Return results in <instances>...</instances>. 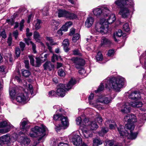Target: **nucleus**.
<instances>
[{
  "label": "nucleus",
  "mask_w": 146,
  "mask_h": 146,
  "mask_svg": "<svg viewBox=\"0 0 146 146\" xmlns=\"http://www.w3.org/2000/svg\"><path fill=\"white\" fill-rule=\"evenodd\" d=\"M115 3L120 9L119 14L121 17L124 19L128 17L130 11L133 8L134 4L133 0H116Z\"/></svg>",
  "instance_id": "f257e3e1"
},
{
  "label": "nucleus",
  "mask_w": 146,
  "mask_h": 146,
  "mask_svg": "<svg viewBox=\"0 0 146 146\" xmlns=\"http://www.w3.org/2000/svg\"><path fill=\"white\" fill-rule=\"evenodd\" d=\"M115 20L114 14L110 15L108 18L102 19L99 22L96 23L95 26V30L97 32L102 34L107 33L108 30L109 24H111Z\"/></svg>",
  "instance_id": "f03ea898"
},
{
  "label": "nucleus",
  "mask_w": 146,
  "mask_h": 146,
  "mask_svg": "<svg viewBox=\"0 0 146 146\" xmlns=\"http://www.w3.org/2000/svg\"><path fill=\"white\" fill-rule=\"evenodd\" d=\"M124 81L125 79L119 76L109 80L106 79L104 81L107 82L105 84L106 88L110 87L116 91H119L124 85Z\"/></svg>",
  "instance_id": "7ed1b4c3"
},
{
  "label": "nucleus",
  "mask_w": 146,
  "mask_h": 146,
  "mask_svg": "<svg viewBox=\"0 0 146 146\" xmlns=\"http://www.w3.org/2000/svg\"><path fill=\"white\" fill-rule=\"evenodd\" d=\"M76 83V80L75 79L72 78L68 83L65 85L62 84H59L57 87L56 94L61 97H64L65 95L66 90H68L71 89Z\"/></svg>",
  "instance_id": "20e7f679"
},
{
  "label": "nucleus",
  "mask_w": 146,
  "mask_h": 146,
  "mask_svg": "<svg viewBox=\"0 0 146 146\" xmlns=\"http://www.w3.org/2000/svg\"><path fill=\"white\" fill-rule=\"evenodd\" d=\"M142 105V102H131L130 103L128 102L125 103L121 105V111L122 113H127L130 112V106L133 108H138L141 107Z\"/></svg>",
  "instance_id": "39448f33"
},
{
  "label": "nucleus",
  "mask_w": 146,
  "mask_h": 146,
  "mask_svg": "<svg viewBox=\"0 0 146 146\" xmlns=\"http://www.w3.org/2000/svg\"><path fill=\"white\" fill-rule=\"evenodd\" d=\"M134 127L135 125L133 123H128L125 125V127L121 125L119 127H118L117 129L120 136H127L129 135V133L127 130H129L130 131H132L133 130Z\"/></svg>",
  "instance_id": "423d86ee"
},
{
  "label": "nucleus",
  "mask_w": 146,
  "mask_h": 146,
  "mask_svg": "<svg viewBox=\"0 0 146 146\" xmlns=\"http://www.w3.org/2000/svg\"><path fill=\"white\" fill-rule=\"evenodd\" d=\"M32 130L33 133L30 134V136L33 137H36L37 136H40L39 140L42 138L45 135V132L46 130V127L42 125L41 127L36 126L32 128Z\"/></svg>",
  "instance_id": "0eeeda50"
},
{
  "label": "nucleus",
  "mask_w": 146,
  "mask_h": 146,
  "mask_svg": "<svg viewBox=\"0 0 146 146\" xmlns=\"http://www.w3.org/2000/svg\"><path fill=\"white\" fill-rule=\"evenodd\" d=\"M110 12L108 8L106 7H102L101 9L96 8L93 10L94 15L97 16L103 15L104 17H107Z\"/></svg>",
  "instance_id": "6e6552de"
},
{
  "label": "nucleus",
  "mask_w": 146,
  "mask_h": 146,
  "mask_svg": "<svg viewBox=\"0 0 146 146\" xmlns=\"http://www.w3.org/2000/svg\"><path fill=\"white\" fill-rule=\"evenodd\" d=\"M11 125H9L6 121L0 122V133H5L10 131L12 127Z\"/></svg>",
  "instance_id": "1a4fd4ad"
},
{
  "label": "nucleus",
  "mask_w": 146,
  "mask_h": 146,
  "mask_svg": "<svg viewBox=\"0 0 146 146\" xmlns=\"http://www.w3.org/2000/svg\"><path fill=\"white\" fill-rule=\"evenodd\" d=\"M112 100V98L110 96H102L98 98L96 101L102 104H108L111 103Z\"/></svg>",
  "instance_id": "9d476101"
},
{
  "label": "nucleus",
  "mask_w": 146,
  "mask_h": 146,
  "mask_svg": "<svg viewBox=\"0 0 146 146\" xmlns=\"http://www.w3.org/2000/svg\"><path fill=\"white\" fill-rule=\"evenodd\" d=\"M71 60L74 63L76 67L78 69H80L81 66H84L85 63L84 60L77 58H72L71 59Z\"/></svg>",
  "instance_id": "9b49d317"
},
{
  "label": "nucleus",
  "mask_w": 146,
  "mask_h": 146,
  "mask_svg": "<svg viewBox=\"0 0 146 146\" xmlns=\"http://www.w3.org/2000/svg\"><path fill=\"white\" fill-rule=\"evenodd\" d=\"M72 142L74 145L79 146L82 143V139L79 135L75 134L73 136L72 139Z\"/></svg>",
  "instance_id": "f8f14e48"
},
{
  "label": "nucleus",
  "mask_w": 146,
  "mask_h": 146,
  "mask_svg": "<svg viewBox=\"0 0 146 146\" xmlns=\"http://www.w3.org/2000/svg\"><path fill=\"white\" fill-rule=\"evenodd\" d=\"M124 119L125 121H127L129 123H133L137 121L136 116L134 114H127L125 117Z\"/></svg>",
  "instance_id": "ddd939ff"
},
{
  "label": "nucleus",
  "mask_w": 146,
  "mask_h": 146,
  "mask_svg": "<svg viewBox=\"0 0 146 146\" xmlns=\"http://www.w3.org/2000/svg\"><path fill=\"white\" fill-rule=\"evenodd\" d=\"M28 120L25 118H23L22 119L20 123L21 127H21V129L22 130L21 131L19 132V135L22 134L27 131L25 128V126L28 124Z\"/></svg>",
  "instance_id": "4468645a"
},
{
  "label": "nucleus",
  "mask_w": 146,
  "mask_h": 146,
  "mask_svg": "<svg viewBox=\"0 0 146 146\" xmlns=\"http://www.w3.org/2000/svg\"><path fill=\"white\" fill-rule=\"evenodd\" d=\"M76 121L77 124L80 126H83L84 127H86L87 125V124L88 123V120L86 118H85L84 120V122H83L81 118L80 117H79L77 118L76 119Z\"/></svg>",
  "instance_id": "2eb2a0df"
},
{
  "label": "nucleus",
  "mask_w": 146,
  "mask_h": 146,
  "mask_svg": "<svg viewBox=\"0 0 146 146\" xmlns=\"http://www.w3.org/2000/svg\"><path fill=\"white\" fill-rule=\"evenodd\" d=\"M129 97L132 100H138L140 98V94L138 92L135 91L131 93L129 95Z\"/></svg>",
  "instance_id": "dca6fc26"
},
{
  "label": "nucleus",
  "mask_w": 146,
  "mask_h": 146,
  "mask_svg": "<svg viewBox=\"0 0 146 146\" xmlns=\"http://www.w3.org/2000/svg\"><path fill=\"white\" fill-rule=\"evenodd\" d=\"M10 137L9 134H7L0 137V142L4 144H7L9 142Z\"/></svg>",
  "instance_id": "f3484780"
},
{
  "label": "nucleus",
  "mask_w": 146,
  "mask_h": 146,
  "mask_svg": "<svg viewBox=\"0 0 146 146\" xmlns=\"http://www.w3.org/2000/svg\"><path fill=\"white\" fill-rule=\"evenodd\" d=\"M86 123L87 124V125L86 127L90 128L92 130H96L98 127V125L95 121L91 122L88 121V123L87 122Z\"/></svg>",
  "instance_id": "a211bd4d"
},
{
  "label": "nucleus",
  "mask_w": 146,
  "mask_h": 146,
  "mask_svg": "<svg viewBox=\"0 0 146 146\" xmlns=\"http://www.w3.org/2000/svg\"><path fill=\"white\" fill-rule=\"evenodd\" d=\"M94 21V19L93 17L90 16H88L85 21L86 26L88 28L90 27L92 25Z\"/></svg>",
  "instance_id": "6ab92c4d"
},
{
  "label": "nucleus",
  "mask_w": 146,
  "mask_h": 146,
  "mask_svg": "<svg viewBox=\"0 0 146 146\" xmlns=\"http://www.w3.org/2000/svg\"><path fill=\"white\" fill-rule=\"evenodd\" d=\"M87 127H84L82 132L84 134V137L86 138L92 137H93V134L90 131L86 129Z\"/></svg>",
  "instance_id": "aec40b11"
},
{
  "label": "nucleus",
  "mask_w": 146,
  "mask_h": 146,
  "mask_svg": "<svg viewBox=\"0 0 146 146\" xmlns=\"http://www.w3.org/2000/svg\"><path fill=\"white\" fill-rule=\"evenodd\" d=\"M44 70L51 71L54 68V65L50 62H46L43 65Z\"/></svg>",
  "instance_id": "412c9836"
},
{
  "label": "nucleus",
  "mask_w": 146,
  "mask_h": 146,
  "mask_svg": "<svg viewBox=\"0 0 146 146\" xmlns=\"http://www.w3.org/2000/svg\"><path fill=\"white\" fill-rule=\"evenodd\" d=\"M16 100L19 102H25L26 101V98L23 94H19L16 98Z\"/></svg>",
  "instance_id": "4be33fe9"
},
{
  "label": "nucleus",
  "mask_w": 146,
  "mask_h": 146,
  "mask_svg": "<svg viewBox=\"0 0 146 146\" xmlns=\"http://www.w3.org/2000/svg\"><path fill=\"white\" fill-rule=\"evenodd\" d=\"M20 142L21 144H23L24 145H27L30 143V140L29 139L26 137H21L20 138Z\"/></svg>",
  "instance_id": "5701e85b"
},
{
  "label": "nucleus",
  "mask_w": 146,
  "mask_h": 146,
  "mask_svg": "<svg viewBox=\"0 0 146 146\" xmlns=\"http://www.w3.org/2000/svg\"><path fill=\"white\" fill-rule=\"evenodd\" d=\"M68 11L64 9H60L58 10V16L59 17L66 18Z\"/></svg>",
  "instance_id": "b1692460"
},
{
  "label": "nucleus",
  "mask_w": 146,
  "mask_h": 146,
  "mask_svg": "<svg viewBox=\"0 0 146 146\" xmlns=\"http://www.w3.org/2000/svg\"><path fill=\"white\" fill-rule=\"evenodd\" d=\"M77 16L75 14L68 11L66 18L68 20H73L76 19Z\"/></svg>",
  "instance_id": "393cba45"
},
{
  "label": "nucleus",
  "mask_w": 146,
  "mask_h": 146,
  "mask_svg": "<svg viewBox=\"0 0 146 146\" xmlns=\"http://www.w3.org/2000/svg\"><path fill=\"white\" fill-rule=\"evenodd\" d=\"M69 44V40L68 39H65L63 40L62 42V45L64 50L66 52H68L69 50V49L68 48Z\"/></svg>",
  "instance_id": "a878e982"
},
{
  "label": "nucleus",
  "mask_w": 146,
  "mask_h": 146,
  "mask_svg": "<svg viewBox=\"0 0 146 146\" xmlns=\"http://www.w3.org/2000/svg\"><path fill=\"white\" fill-rule=\"evenodd\" d=\"M60 120L63 126H67L68 125L69 123L67 117L62 116L60 118Z\"/></svg>",
  "instance_id": "bb28decb"
},
{
  "label": "nucleus",
  "mask_w": 146,
  "mask_h": 146,
  "mask_svg": "<svg viewBox=\"0 0 146 146\" xmlns=\"http://www.w3.org/2000/svg\"><path fill=\"white\" fill-rule=\"evenodd\" d=\"M103 143V141L99 138H94L93 140L92 146H98L99 145L102 144Z\"/></svg>",
  "instance_id": "cd10ccee"
},
{
  "label": "nucleus",
  "mask_w": 146,
  "mask_h": 146,
  "mask_svg": "<svg viewBox=\"0 0 146 146\" xmlns=\"http://www.w3.org/2000/svg\"><path fill=\"white\" fill-rule=\"evenodd\" d=\"M51 24L52 28H53L54 30H57L59 27V26L60 24L59 21H56L54 20H52L51 21Z\"/></svg>",
  "instance_id": "c85d7f7f"
},
{
  "label": "nucleus",
  "mask_w": 146,
  "mask_h": 146,
  "mask_svg": "<svg viewBox=\"0 0 146 146\" xmlns=\"http://www.w3.org/2000/svg\"><path fill=\"white\" fill-rule=\"evenodd\" d=\"M106 124L109 125L110 129H114L116 126V125L115 122L113 121L108 120L105 123Z\"/></svg>",
  "instance_id": "c756f323"
},
{
  "label": "nucleus",
  "mask_w": 146,
  "mask_h": 146,
  "mask_svg": "<svg viewBox=\"0 0 146 146\" xmlns=\"http://www.w3.org/2000/svg\"><path fill=\"white\" fill-rule=\"evenodd\" d=\"M35 28L36 30H38L41 27V24L42 22L39 19H37L35 21Z\"/></svg>",
  "instance_id": "7c9ffc66"
},
{
  "label": "nucleus",
  "mask_w": 146,
  "mask_h": 146,
  "mask_svg": "<svg viewBox=\"0 0 146 146\" xmlns=\"http://www.w3.org/2000/svg\"><path fill=\"white\" fill-rule=\"evenodd\" d=\"M43 58L42 57H36V63L35 64V66L36 67H39L41 65L42 63L43 62H42L43 60L42 59Z\"/></svg>",
  "instance_id": "2f4dec72"
},
{
  "label": "nucleus",
  "mask_w": 146,
  "mask_h": 146,
  "mask_svg": "<svg viewBox=\"0 0 146 146\" xmlns=\"http://www.w3.org/2000/svg\"><path fill=\"white\" fill-rule=\"evenodd\" d=\"M111 43L110 40L105 37H102L101 41L102 45H109Z\"/></svg>",
  "instance_id": "473e14b6"
},
{
  "label": "nucleus",
  "mask_w": 146,
  "mask_h": 146,
  "mask_svg": "<svg viewBox=\"0 0 146 146\" xmlns=\"http://www.w3.org/2000/svg\"><path fill=\"white\" fill-rule=\"evenodd\" d=\"M104 81H104L103 83L101 84L98 89L95 91V92L96 93H98L104 90V84H105H105L107 83V82H106Z\"/></svg>",
  "instance_id": "72a5a7b5"
},
{
  "label": "nucleus",
  "mask_w": 146,
  "mask_h": 146,
  "mask_svg": "<svg viewBox=\"0 0 146 146\" xmlns=\"http://www.w3.org/2000/svg\"><path fill=\"white\" fill-rule=\"evenodd\" d=\"M139 116H140V123H143L146 120V113H140Z\"/></svg>",
  "instance_id": "f704fd0d"
},
{
  "label": "nucleus",
  "mask_w": 146,
  "mask_h": 146,
  "mask_svg": "<svg viewBox=\"0 0 146 146\" xmlns=\"http://www.w3.org/2000/svg\"><path fill=\"white\" fill-rule=\"evenodd\" d=\"M34 38L36 41L37 42H40V37L39 33L37 31H35L33 34Z\"/></svg>",
  "instance_id": "c9c22d12"
},
{
  "label": "nucleus",
  "mask_w": 146,
  "mask_h": 146,
  "mask_svg": "<svg viewBox=\"0 0 146 146\" xmlns=\"http://www.w3.org/2000/svg\"><path fill=\"white\" fill-rule=\"evenodd\" d=\"M96 59L97 61H102L103 59V56L100 52H99L96 56Z\"/></svg>",
  "instance_id": "e433bc0d"
},
{
  "label": "nucleus",
  "mask_w": 146,
  "mask_h": 146,
  "mask_svg": "<svg viewBox=\"0 0 146 146\" xmlns=\"http://www.w3.org/2000/svg\"><path fill=\"white\" fill-rule=\"evenodd\" d=\"M22 74L23 76L27 77L31 75V73L28 70H22Z\"/></svg>",
  "instance_id": "4c0bfd02"
},
{
  "label": "nucleus",
  "mask_w": 146,
  "mask_h": 146,
  "mask_svg": "<svg viewBox=\"0 0 146 146\" xmlns=\"http://www.w3.org/2000/svg\"><path fill=\"white\" fill-rule=\"evenodd\" d=\"M123 29L124 31L126 32H128L130 31V28L128 23H126L123 25Z\"/></svg>",
  "instance_id": "58836bf2"
},
{
  "label": "nucleus",
  "mask_w": 146,
  "mask_h": 146,
  "mask_svg": "<svg viewBox=\"0 0 146 146\" xmlns=\"http://www.w3.org/2000/svg\"><path fill=\"white\" fill-rule=\"evenodd\" d=\"M108 131V129L107 128H102L100 132H99V134L100 136H103L105 133H107Z\"/></svg>",
  "instance_id": "ea45409f"
},
{
  "label": "nucleus",
  "mask_w": 146,
  "mask_h": 146,
  "mask_svg": "<svg viewBox=\"0 0 146 146\" xmlns=\"http://www.w3.org/2000/svg\"><path fill=\"white\" fill-rule=\"evenodd\" d=\"M9 90L10 96L12 98H14L16 94V92L15 89L14 88L13 89L10 88Z\"/></svg>",
  "instance_id": "a19ab883"
},
{
  "label": "nucleus",
  "mask_w": 146,
  "mask_h": 146,
  "mask_svg": "<svg viewBox=\"0 0 146 146\" xmlns=\"http://www.w3.org/2000/svg\"><path fill=\"white\" fill-rule=\"evenodd\" d=\"M30 59V64L33 66H35V60L34 56L33 55H30L29 56Z\"/></svg>",
  "instance_id": "79ce46f5"
},
{
  "label": "nucleus",
  "mask_w": 146,
  "mask_h": 146,
  "mask_svg": "<svg viewBox=\"0 0 146 146\" xmlns=\"http://www.w3.org/2000/svg\"><path fill=\"white\" fill-rule=\"evenodd\" d=\"M130 134L128 135H129L130 138L131 139H133L136 138L137 137L138 133H133L132 131H130Z\"/></svg>",
  "instance_id": "37998d69"
},
{
  "label": "nucleus",
  "mask_w": 146,
  "mask_h": 146,
  "mask_svg": "<svg viewBox=\"0 0 146 146\" xmlns=\"http://www.w3.org/2000/svg\"><path fill=\"white\" fill-rule=\"evenodd\" d=\"M46 39L50 43V45H55L56 44V43H53V39L52 37H50L46 36Z\"/></svg>",
  "instance_id": "c03bdc74"
},
{
  "label": "nucleus",
  "mask_w": 146,
  "mask_h": 146,
  "mask_svg": "<svg viewBox=\"0 0 146 146\" xmlns=\"http://www.w3.org/2000/svg\"><path fill=\"white\" fill-rule=\"evenodd\" d=\"M80 35L79 34L77 33L75 34L74 35L72 38V40L74 42H76L77 40L79 39L80 38Z\"/></svg>",
  "instance_id": "a18cd8bd"
},
{
  "label": "nucleus",
  "mask_w": 146,
  "mask_h": 146,
  "mask_svg": "<svg viewBox=\"0 0 146 146\" xmlns=\"http://www.w3.org/2000/svg\"><path fill=\"white\" fill-rule=\"evenodd\" d=\"M58 74L60 76H64L65 74V73L64 70L62 69H59L58 71Z\"/></svg>",
  "instance_id": "49530a36"
},
{
  "label": "nucleus",
  "mask_w": 146,
  "mask_h": 146,
  "mask_svg": "<svg viewBox=\"0 0 146 146\" xmlns=\"http://www.w3.org/2000/svg\"><path fill=\"white\" fill-rule=\"evenodd\" d=\"M30 44L32 45V49L33 50V52L34 53H36V46L35 44L32 42H30Z\"/></svg>",
  "instance_id": "de8ad7c7"
},
{
  "label": "nucleus",
  "mask_w": 146,
  "mask_h": 146,
  "mask_svg": "<svg viewBox=\"0 0 146 146\" xmlns=\"http://www.w3.org/2000/svg\"><path fill=\"white\" fill-rule=\"evenodd\" d=\"M96 119L97 120L99 123L101 124L102 123V117L99 114L97 115Z\"/></svg>",
  "instance_id": "09e8293b"
},
{
  "label": "nucleus",
  "mask_w": 146,
  "mask_h": 146,
  "mask_svg": "<svg viewBox=\"0 0 146 146\" xmlns=\"http://www.w3.org/2000/svg\"><path fill=\"white\" fill-rule=\"evenodd\" d=\"M23 40L28 45H29L30 43V42H32L30 41L31 38L29 37L27 38H24L23 39Z\"/></svg>",
  "instance_id": "8fccbe9b"
},
{
  "label": "nucleus",
  "mask_w": 146,
  "mask_h": 146,
  "mask_svg": "<svg viewBox=\"0 0 146 146\" xmlns=\"http://www.w3.org/2000/svg\"><path fill=\"white\" fill-rule=\"evenodd\" d=\"M19 45L21 50L22 51H23L25 46V44L22 42H20L19 43Z\"/></svg>",
  "instance_id": "3c124183"
},
{
  "label": "nucleus",
  "mask_w": 146,
  "mask_h": 146,
  "mask_svg": "<svg viewBox=\"0 0 146 146\" xmlns=\"http://www.w3.org/2000/svg\"><path fill=\"white\" fill-rule=\"evenodd\" d=\"M116 36L118 37H121L122 35H123V33L122 31L121 30H119L116 32Z\"/></svg>",
  "instance_id": "603ef678"
},
{
  "label": "nucleus",
  "mask_w": 146,
  "mask_h": 146,
  "mask_svg": "<svg viewBox=\"0 0 146 146\" xmlns=\"http://www.w3.org/2000/svg\"><path fill=\"white\" fill-rule=\"evenodd\" d=\"M56 94V92L54 91H51L49 92L48 96L50 97H52L53 96H55Z\"/></svg>",
  "instance_id": "864d4df0"
},
{
  "label": "nucleus",
  "mask_w": 146,
  "mask_h": 146,
  "mask_svg": "<svg viewBox=\"0 0 146 146\" xmlns=\"http://www.w3.org/2000/svg\"><path fill=\"white\" fill-rule=\"evenodd\" d=\"M114 53V50L113 49L109 50L108 52V56H111L113 55Z\"/></svg>",
  "instance_id": "5fc2aeb1"
},
{
  "label": "nucleus",
  "mask_w": 146,
  "mask_h": 146,
  "mask_svg": "<svg viewBox=\"0 0 146 146\" xmlns=\"http://www.w3.org/2000/svg\"><path fill=\"white\" fill-rule=\"evenodd\" d=\"M26 35L27 36L30 37L32 35V33L29 32V29L28 28H27L26 30Z\"/></svg>",
  "instance_id": "6e6d98bb"
},
{
  "label": "nucleus",
  "mask_w": 146,
  "mask_h": 146,
  "mask_svg": "<svg viewBox=\"0 0 146 146\" xmlns=\"http://www.w3.org/2000/svg\"><path fill=\"white\" fill-rule=\"evenodd\" d=\"M62 116L61 114H56L54 115L53 116V119L55 120H57L60 117L61 118V117Z\"/></svg>",
  "instance_id": "4d7b16f0"
},
{
  "label": "nucleus",
  "mask_w": 146,
  "mask_h": 146,
  "mask_svg": "<svg viewBox=\"0 0 146 146\" xmlns=\"http://www.w3.org/2000/svg\"><path fill=\"white\" fill-rule=\"evenodd\" d=\"M55 59L57 60H58V58L57 55L53 54V56L52 57L51 60L53 62H54L55 61Z\"/></svg>",
  "instance_id": "13d9d810"
},
{
  "label": "nucleus",
  "mask_w": 146,
  "mask_h": 146,
  "mask_svg": "<svg viewBox=\"0 0 146 146\" xmlns=\"http://www.w3.org/2000/svg\"><path fill=\"white\" fill-rule=\"evenodd\" d=\"M28 90L30 91L31 95L33 94V88L32 85L30 84L29 85Z\"/></svg>",
  "instance_id": "bf43d9fd"
},
{
  "label": "nucleus",
  "mask_w": 146,
  "mask_h": 146,
  "mask_svg": "<svg viewBox=\"0 0 146 146\" xmlns=\"http://www.w3.org/2000/svg\"><path fill=\"white\" fill-rule=\"evenodd\" d=\"M73 54L74 55H81V54L78 49L74 50L73 51Z\"/></svg>",
  "instance_id": "052dcab7"
},
{
  "label": "nucleus",
  "mask_w": 146,
  "mask_h": 146,
  "mask_svg": "<svg viewBox=\"0 0 146 146\" xmlns=\"http://www.w3.org/2000/svg\"><path fill=\"white\" fill-rule=\"evenodd\" d=\"M113 144V142L110 140L106 142L107 146H112Z\"/></svg>",
  "instance_id": "680f3d73"
},
{
  "label": "nucleus",
  "mask_w": 146,
  "mask_h": 146,
  "mask_svg": "<svg viewBox=\"0 0 146 146\" xmlns=\"http://www.w3.org/2000/svg\"><path fill=\"white\" fill-rule=\"evenodd\" d=\"M15 54L17 57L19 56L20 54V50L19 48H17L15 49Z\"/></svg>",
  "instance_id": "e2e57ef3"
},
{
  "label": "nucleus",
  "mask_w": 146,
  "mask_h": 146,
  "mask_svg": "<svg viewBox=\"0 0 146 146\" xmlns=\"http://www.w3.org/2000/svg\"><path fill=\"white\" fill-rule=\"evenodd\" d=\"M24 21V20L22 19L20 23V30L21 31H22L23 28Z\"/></svg>",
  "instance_id": "0e129e2a"
},
{
  "label": "nucleus",
  "mask_w": 146,
  "mask_h": 146,
  "mask_svg": "<svg viewBox=\"0 0 146 146\" xmlns=\"http://www.w3.org/2000/svg\"><path fill=\"white\" fill-rule=\"evenodd\" d=\"M12 38L11 36H9L8 38L7 42L8 44V45L11 46V44Z\"/></svg>",
  "instance_id": "69168bd1"
},
{
  "label": "nucleus",
  "mask_w": 146,
  "mask_h": 146,
  "mask_svg": "<svg viewBox=\"0 0 146 146\" xmlns=\"http://www.w3.org/2000/svg\"><path fill=\"white\" fill-rule=\"evenodd\" d=\"M72 23L70 21L66 23L64 25H65L66 27H67L68 28L70 27L72 25Z\"/></svg>",
  "instance_id": "338daca9"
},
{
  "label": "nucleus",
  "mask_w": 146,
  "mask_h": 146,
  "mask_svg": "<svg viewBox=\"0 0 146 146\" xmlns=\"http://www.w3.org/2000/svg\"><path fill=\"white\" fill-rule=\"evenodd\" d=\"M68 28L66 27L65 25H63L62 27L61 28V29L64 31H66L68 30Z\"/></svg>",
  "instance_id": "774afa93"
}]
</instances>
